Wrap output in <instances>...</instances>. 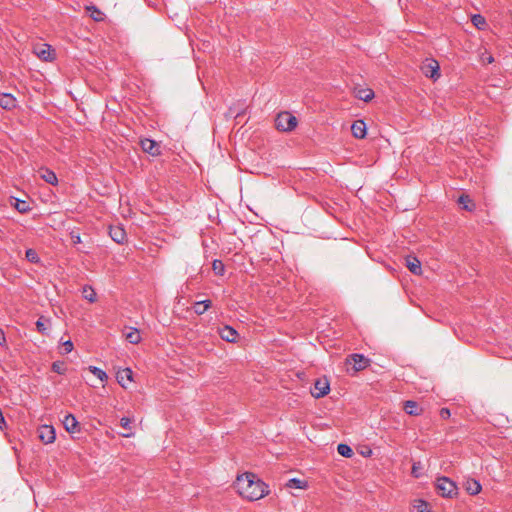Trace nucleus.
<instances>
[{
	"label": "nucleus",
	"mask_w": 512,
	"mask_h": 512,
	"mask_svg": "<svg viewBox=\"0 0 512 512\" xmlns=\"http://www.w3.org/2000/svg\"><path fill=\"white\" fill-rule=\"evenodd\" d=\"M438 493L447 498H453L458 494V490L464 487L465 482H436Z\"/></svg>",
	"instance_id": "obj_3"
},
{
	"label": "nucleus",
	"mask_w": 512,
	"mask_h": 512,
	"mask_svg": "<svg viewBox=\"0 0 512 512\" xmlns=\"http://www.w3.org/2000/svg\"><path fill=\"white\" fill-rule=\"evenodd\" d=\"M403 408L405 412L412 416L420 415L422 412V409H419L418 403L413 400H407L404 402Z\"/></svg>",
	"instance_id": "obj_18"
},
{
	"label": "nucleus",
	"mask_w": 512,
	"mask_h": 512,
	"mask_svg": "<svg viewBox=\"0 0 512 512\" xmlns=\"http://www.w3.org/2000/svg\"><path fill=\"white\" fill-rule=\"evenodd\" d=\"M309 482H286L285 489L290 491L292 489H302L305 490L309 488Z\"/></svg>",
	"instance_id": "obj_29"
},
{
	"label": "nucleus",
	"mask_w": 512,
	"mask_h": 512,
	"mask_svg": "<svg viewBox=\"0 0 512 512\" xmlns=\"http://www.w3.org/2000/svg\"><path fill=\"white\" fill-rule=\"evenodd\" d=\"M49 323V319H46L43 316H41L36 322L38 332H40L43 335H46L48 333Z\"/></svg>",
	"instance_id": "obj_22"
},
{
	"label": "nucleus",
	"mask_w": 512,
	"mask_h": 512,
	"mask_svg": "<svg viewBox=\"0 0 512 512\" xmlns=\"http://www.w3.org/2000/svg\"><path fill=\"white\" fill-rule=\"evenodd\" d=\"M63 425L67 432L75 434L80 432V425L73 414H67L63 419Z\"/></svg>",
	"instance_id": "obj_8"
},
{
	"label": "nucleus",
	"mask_w": 512,
	"mask_h": 512,
	"mask_svg": "<svg viewBox=\"0 0 512 512\" xmlns=\"http://www.w3.org/2000/svg\"><path fill=\"white\" fill-rule=\"evenodd\" d=\"M464 487L470 495H476L482 489L481 482H465Z\"/></svg>",
	"instance_id": "obj_24"
},
{
	"label": "nucleus",
	"mask_w": 512,
	"mask_h": 512,
	"mask_svg": "<svg viewBox=\"0 0 512 512\" xmlns=\"http://www.w3.org/2000/svg\"><path fill=\"white\" fill-rule=\"evenodd\" d=\"M52 370H53L55 373L60 374V375L65 374V372H66V367H65L64 362H61V361L53 362V364H52Z\"/></svg>",
	"instance_id": "obj_33"
},
{
	"label": "nucleus",
	"mask_w": 512,
	"mask_h": 512,
	"mask_svg": "<svg viewBox=\"0 0 512 512\" xmlns=\"http://www.w3.org/2000/svg\"><path fill=\"white\" fill-rule=\"evenodd\" d=\"M406 266L414 275H420L422 272L421 263L416 257L408 256Z\"/></svg>",
	"instance_id": "obj_15"
},
{
	"label": "nucleus",
	"mask_w": 512,
	"mask_h": 512,
	"mask_svg": "<svg viewBox=\"0 0 512 512\" xmlns=\"http://www.w3.org/2000/svg\"><path fill=\"white\" fill-rule=\"evenodd\" d=\"M109 234H110L112 240L118 244H122L126 240V232L121 227H111Z\"/></svg>",
	"instance_id": "obj_14"
},
{
	"label": "nucleus",
	"mask_w": 512,
	"mask_h": 512,
	"mask_svg": "<svg viewBox=\"0 0 512 512\" xmlns=\"http://www.w3.org/2000/svg\"><path fill=\"white\" fill-rule=\"evenodd\" d=\"M212 269L216 275L223 276L225 272V266L221 260L215 259L212 263Z\"/></svg>",
	"instance_id": "obj_31"
},
{
	"label": "nucleus",
	"mask_w": 512,
	"mask_h": 512,
	"mask_svg": "<svg viewBox=\"0 0 512 512\" xmlns=\"http://www.w3.org/2000/svg\"><path fill=\"white\" fill-rule=\"evenodd\" d=\"M371 454H372V450L369 448L366 451H362V455H364V456H371Z\"/></svg>",
	"instance_id": "obj_43"
},
{
	"label": "nucleus",
	"mask_w": 512,
	"mask_h": 512,
	"mask_svg": "<svg viewBox=\"0 0 512 512\" xmlns=\"http://www.w3.org/2000/svg\"><path fill=\"white\" fill-rule=\"evenodd\" d=\"M472 23L479 29L483 28L486 24L484 17L479 14L472 17Z\"/></svg>",
	"instance_id": "obj_36"
},
{
	"label": "nucleus",
	"mask_w": 512,
	"mask_h": 512,
	"mask_svg": "<svg viewBox=\"0 0 512 512\" xmlns=\"http://www.w3.org/2000/svg\"><path fill=\"white\" fill-rule=\"evenodd\" d=\"M88 370L102 382L108 379L106 372L96 366H89Z\"/></svg>",
	"instance_id": "obj_28"
},
{
	"label": "nucleus",
	"mask_w": 512,
	"mask_h": 512,
	"mask_svg": "<svg viewBox=\"0 0 512 512\" xmlns=\"http://www.w3.org/2000/svg\"><path fill=\"white\" fill-rule=\"evenodd\" d=\"M131 423H132V421L128 417H122L120 419V426L124 429V432H121L120 434L123 437L129 438V437H132L134 435Z\"/></svg>",
	"instance_id": "obj_19"
},
{
	"label": "nucleus",
	"mask_w": 512,
	"mask_h": 512,
	"mask_svg": "<svg viewBox=\"0 0 512 512\" xmlns=\"http://www.w3.org/2000/svg\"><path fill=\"white\" fill-rule=\"evenodd\" d=\"M412 475L415 478L421 477V472L419 471V468L416 465H413L412 467Z\"/></svg>",
	"instance_id": "obj_40"
},
{
	"label": "nucleus",
	"mask_w": 512,
	"mask_h": 512,
	"mask_svg": "<svg viewBox=\"0 0 512 512\" xmlns=\"http://www.w3.org/2000/svg\"><path fill=\"white\" fill-rule=\"evenodd\" d=\"M239 494L250 500L256 501L269 493L267 482H234Z\"/></svg>",
	"instance_id": "obj_1"
},
{
	"label": "nucleus",
	"mask_w": 512,
	"mask_h": 512,
	"mask_svg": "<svg viewBox=\"0 0 512 512\" xmlns=\"http://www.w3.org/2000/svg\"><path fill=\"white\" fill-rule=\"evenodd\" d=\"M87 10L92 11L91 17L95 21L103 20V13L99 9H97L95 6L87 7Z\"/></svg>",
	"instance_id": "obj_35"
},
{
	"label": "nucleus",
	"mask_w": 512,
	"mask_h": 512,
	"mask_svg": "<svg viewBox=\"0 0 512 512\" xmlns=\"http://www.w3.org/2000/svg\"><path fill=\"white\" fill-rule=\"evenodd\" d=\"M140 145L142 150L151 156L160 155V145L156 141L145 138L140 141Z\"/></svg>",
	"instance_id": "obj_7"
},
{
	"label": "nucleus",
	"mask_w": 512,
	"mask_h": 512,
	"mask_svg": "<svg viewBox=\"0 0 512 512\" xmlns=\"http://www.w3.org/2000/svg\"><path fill=\"white\" fill-rule=\"evenodd\" d=\"M458 203L461 204L463 209L467 211H472L475 207L467 195H461L458 199Z\"/></svg>",
	"instance_id": "obj_27"
},
{
	"label": "nucleus",
	"mask_w": 512,
	"mask_h": 512,
	"mask_svg": "<svg viewBox=\"0 0 512 512\" xmlns=\"http://www.w3.org/2000/svg\"><path fill=\"white\" fill-rule=\"evenodd\" d=\"M493 61H494V59H493V57H492V56H489V57L487 58V62H488V63H492Z\"/></svg>",
	"instance_id": "obj_45"
},
{
	"label": "nucleus",
	"mask_w": 512,
	"mask_h": 512,
	"mask_svg": "<svg viewBox=\"0 0 512 512\" xmlns=\"http://www.w3.org/2000/svg\"><path fill=\"white\" fill-rule=\"evenodd\" d=\"M17 100L14 96L8 93L0 95V106L4 109L11 110L16 107Z\"/></svg>",
	"instance_id": "obj_12"
},
{
	"label": "nucleus",
	"mask_w": 512,
	"mask_h": 512,
	"mask_svg": "<svg viewBox=\"0 0 512 512\" xmlns=\"http://www.w3.org/2000/svg\"><path fill=\"white\" fill-rule=\"evenodd\" d=\"M436 480H443V481H446V480H450V478H449V477H447V476H439V477H437V478H436Z\"/></svg>",
	"instance_id": "obj_44"
},
{
	"label": "nucleus",
	"mask_w": 512,
	"mask_h": 512,
	"mask_svg": "<svg viewBox=\"0 0 512 512\" xmlns=\"http://www.w3.org/2000/svg\"><path fill=\"white\" fill-rule=\"evenodd\" d=\"M410 512H430V505L423 499H415L411 504Z\"/></svg>",
	"instance_id": "obj_16"
},
{
	"label": "nucleus",
	"mask_w": 512,
	"mask_h": 512,
	"mask_svg": "<svg viewBox=\"0 0 512 512\" xmlns=\"http://www.w3.org/2000/svg\"><path fill=\"white\" fill-rule=\"evenodd\" d=\"M82 296L86 300H88L90 303H93L96 301V292L91 286L85 285L82 289Z\"/></svg>",
	"instance_id": "obj_23"
},
{
	"label": "nucleus",
	"mask_w": 512,
	"mask_h": 512,
	"mask_svg": "<svg viewBox=\"0 0 512 512\" xmlns=\"http://www.w3.org/2000/svg\"><path fill=\"white\" fill-rule=\"evenodd\" d=\"M41 177L45 180V182L51 185H55L58 182L56 174L49 169H45Z\"/></svg>",
	"instance_id": "obj_26"
},
{
	"label": "nucleus",
	"mask_w": 512,
	"mask_h": 512,
	"mask_svg": "<svg viewBox=\"0 0 512 512\" xmlns=\"http://www.w3.org/2000/svg\"><path fill=\"white\" fill-rule=\"evenodd\" d=\"M51 47L48 44H42L34 49L35 54L42 60L49 61L51 57Z\"/></svg>",
	"instance_id": "obj_17"
},
{
	"label": "nucleus",
	"mask_w": 512,
	"mask_h": 512,
	"mask_svg": "<svg viewBox=\"0 0 512 512\" xmlns=\"http://www.w3.org/2000/svg\"><path fill=\"white\" fill-rule=\"evenodd\" d=\"M5 335L2 329H0V344L5 342Z\"/></svg>",
	"instance_id": "obj_42"
},
{
	"label": "nucleus",
	"mask_w": 512,
	"mask_h": 512,
	"mask_svg": "<svg viewBox=\"0 0 512 512\" xmlns=\"http://www.w3.org/2000/svg\"><path fill=\"white\" fill-rule=\"evenodd\" d=\"M26 258L31 263H38L40 260L37 252L34 249L26 250Z\"/></svg>",
	"instance_id": "obj_34"
},
{
	"label": "nucleus",
	"mask_w": 512,
	"mask_h": 512,
	"mask_svg": "<svg viewBox=\"0 0 512 512\" xmlns=\"http://www.w3.org/2000/svg\"><path fill=\"white\" fill-rule=\"evenodd\" d=\"M275 126L279 131H292L297 126V118L290 112H281L275 119Z\"/></svg>",
	"instance_id": "obj_2"
},
{
	"label": "nucleus",
	"mask_w": 512,
	"mask_h": 512,
	"mask_svg": "<svg viewBox=\"0 0 512 512\" xmlns=\"http://www.w3.org/2000/svg\"><path fill=\"white\" fill-rule=\"evenodd\" d=\"M330 391V383L326 377L319 378L315 381L311 394L315 398H321Z\"/></svg>",
	"instance_id": "obj_5"
},
{
	"label": "nucleus",
	"mask_w": 512,
	"mask_h": 512,
	"mask_svg": "<svg viewBox=\"0 0 512 512\" xmlns=\"http://www.w3.org/2000/svg\"><path fill=\"white\" fill-rule=\"evenodd\" d=\"M211 304L210 300L198 301L194 304L193 310L197 315H202L211 307Z\"/></svg>",
	"instance_id": "obj_20"
},
{
	"label": "nucleus",
	"mask_w": 512,
	"mask_h": 512,
	"mask_svg": "<svg viewBox=\"0 0 512 512\" xmlns=\"http://www.w3.org/2000/svg\"><path fill=\"white\" fill-rule=\"evenodd\" d=\"M219 335L221 339L230 343H234L237 340L238 332L233 327L226 325L219 329Z\"/></svg>",
	"instance_id": "obj_10"
},
{
	"label": "nucleus",
	"mask_w": 512,
	"mask_h": 512,
	"mask_svg": "<svg viewBox=\"0 0 512 512\" xmlns=\"http://www.w3.org/2000/svg\"><path fill=\"white\" fill-rule=\"evenodd\" d=\"M255 475L251 472H244L242 474H237L236 479L237 481L240 480H254Z\"/></svg>",
	"instance_id": "obj_37"
},
{
	"label": "nucleus",
	"mask_w": 512,
	"mask_h": 512,
	"mask_svg": "<svg viewBox=\"0 0 512 512\" xmlns=\"http://www.w3.org/2000/svg\"><path fill=\"white\" fill-rule=\"evenodd\" d=\"M356 96L360 100L368 102L374 97V92L371 89H359L356 92Z\"/></svg>",
	"instance_id": "obj_25"
},
{
	"label": "nucleus",
	"mask_w": 512,
	"mask_h": 512,
	"mask_svg": "<svg viewBox=\"0 0 512 512\" xmlns=\"http://www.w3.org/2000/svg\"><path fill=\"white\" fill-rule=\"evenodd\" d=\"M63 348H64V351L62 352L63 354H67V353H70L72 350H73V343L71 340H67L63 343Z\"/></svg>",
	"instance_id": "obj_38"
},
{
	"label": "nucleus",
	"mask_w": 512,
	"mask_h": 512,
	"mask_svg": "<svg viewBox=\"0 0 512 512\" xmlns=\"http://www.w3.org/2000/svg\"><path fill=\"white\" fill-rule=\"evenodd\" d=\"M421 71L426 77L434 80L440 77V66L435 59H426L421 66Z\"/></svg>",
	"instance_id": "obj_4"
},
{
	"label": "nucleus",
	"mask_w": 512,
	"mask_h": 512,
	"mask_svg": "<svg viewBox=\"0 0 512 512\" xmlns=\"http://www.w3.org/2000/svg\"><path fill=\"white\" fill-rule=\"evenodd\" d=\"M337 451L341 456L346 457V458H350L353 455L352 448L347 444H343V443L339 444L337 446Z\"/></svg>",
	"instance_id": "obj_30"
},
{
	"label": "nucleus",
	"mask_w": 512,
	"mask_h": 512,
	"mask_svg": "<svg viewBox=\"0 0 512 512\" xmlns=\"http://www.w3.org/2000/svg\"><path fill=\"white\" fill-rule=\"evenodd\" d=\"M39 438L45 444H50L55 441L56 434L53 426L50 425H42L39 430Z\"/></svg>",
	"instance_id": "obj_6"
},
{
	"label": "nucleus",
	"mask_w": 512,
	"mask_h": 512,
	"mask_svg": "<svg viewBox=\"0 0 512 512\" xmlns=\"http://www.w3.org/2000/svg\"><path fill=\"white\" fill-rule=\"evenodd\" d=\"M288 480L294 481V480H298V479L296 477H292V478H289Z\"/></svg>",
	"instance_id": "obj_47"
},
{
	"label": "nucleus",
	"mask_w": 512,
	"mask_h": 512,
	"mask_svg": "<svg viewBox=\"0 0 512 512\" xmlns=\"http://www.w3.org/2000/svg\"><path fill=\"white\" fill-rule=\"evenodd\" d=\"M349 363L353 364V369L355 371H360L362 369H365L369 364V359L364 357L361 354H352L350 356V360H348Z\"/></svg>",
	"instance_id": "obj_9"
},
{
	"label": "nucleus",
	"mask_w": 512,
	"mask_h": 512,
	"mask_svg": "<svg viewBox=\"0 0 512 512\" xmlns=\"http://www.w3.org/2000/svg\"><path fill=\"white\" fill-rule=\"evenodd\" d=\"M3 425H5V419H4L2 410L0 409V429L3 428Z\"/></svg>",
	"instance_id": "obj_41"
},
{
	"label": "nucleus",
	"mask_w": 512,
	"mask_h": 512,
	"mask_svg": "<svg viewBox=\"0 0 512 512\" xmlns=\"http://www.w3.org/2000/svg\"><path fill=\"white\" fill-rule=\"evenodd\" d=\"M133 372L130 368L123 369L117 373V382L124 388L127 387V383L132 381Z\"/></svg>",
	"instance_id": "obj_13"
},
{
	"label": "nucleus",
	"mask_w": 512,
	"mask_h": 512,
	"mask_svg": "<svg viewBox=\"0 0 512 512\" xmlns=\"http://www.w3.org/2000/svg\"><path fill=\"white\" fill-rule=\"evenodd\" d=\"M75 243H78L80 242V236H77L76 239L74 240Z\"/></svg>",
	"instance_id": "obj_46"
},
{
	"label": "nucleus",
	"mask_w": 512,
	"mask_h": 512,
	"mask_svg": "<svg viewBox=\"0 0 512 512\" xmlns=\"http://www.w3.org/2000/svg\"><path fill=\"white\" fill-rule=\"evenodd\" d=\"M125 339L131 344H138L141 341L139 330L136 328H130L125 334Z\"/></svg>",
	"instance_id": "obj_21"
},
{
	"label": "nucleus",
	"mask_w": 512,
	"mask_h": 512,
	"mask_svg": "<svg viewBox=\"0 0 512 512\" xmlns=\"http://www.w3.org/2000/svg\"><path fill=\"white\" fill-rule=\"evenodd\" d=\"M351 132L354 137L363 139L366 136V124L363 120H356L351 125Z\"/></svg>",
	"instance_id": "obj_11"
},
{
	"label": "nucleus",
	"mask_w": 512,
	"mask_h": 512,
	"mask_svg": "<svg viewBox=\"0 0 512 512\" xmlns=\"http://www.w3.org/2000/svg\"><path fill=\"white\" fill-rule=\"evenodd\" d=\"M451 415L450 413V410L448 408H442L440 410V416L443 418V419H447L449 418Z\"/></svg>",
	"instance_id": "obj_39"
},
{
	"label": "nucleus",
	"mask_w": 512,
	"mask_h": 512,
	"mask_svg": "<svg viewBox=\"0 0 512 512\" xmlns=\"http://www.w3.org/2000/svg\"><path fill=\"white\" fill-rule=\"evenodd\" d=\"M14 206L20 213H25L30 210L29 204L23 200L15 199Z\"/></svg>",
	"instance_id": "obj_32"
}]
</instances>
